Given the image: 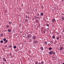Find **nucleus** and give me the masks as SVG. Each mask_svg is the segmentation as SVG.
<instances>
[{"mask_svg": "<svg viewBox=\"0 0 64 64\" xmlns=\"http://www.w3.org/2000/svg\"><path fill=\"white\" fill-rule=\"evenodd\" d=\"M37 38V36L34 35L32 36V39H35Z\"/></svg>", "mask_w": 64, "mask_h": 64, "instance_id": "f257e3e1", "label": "nucleus"}, {"mask_svg": "<svg viewBox=\"0 0 64 64\" xmlns=\"http://www.w3.org/2000/svg\"><path fill=\"white\" fill-rule=\"evenodd\" d=\"M31 34H28V35L27 38H30L31 37Z\"/></svg>", "mask_w": 64, "mask_h": 64, "instance_id": "f03ea898", "label": "nucleus"}, {"mask_svg": "<svg viewBox=\"0 0 64 64\" xmlns=\"http://www.w3.org/2000/svg\"><path fill=\"white\" fill-rule=\"evenodd\" d=\"M52 23H54V22H56V20L55 19H53L52 20Z\"/></svg>", "mask_w": 64, "mask_h": 64, "instance_id": "7ed1b4c3", "label": "nucleus"}, {"mask_svg": "<svg viewBox=\"0 0 64 64\" xmlns=\"http://www.w3.org/2000/svg\"><path fill=\"white\" fill-rule=\"evenodd\" d=\"M53 53V51H51L49 52V54L50 55H51Z\"/></svg>", "mask_w": 64, "mask_h": 64, "instance_id": "20e7f679", "label": "nucleus"}, {"mask_svg": "<svg viewBox=\"0 0 64 64\" xmlns=\"http://www.w3.org/2000/svg\"><path fill=\"white\" fill-rule=\"evenodd\" d=\"M2 59L4 61H5V62H6V59L4 58H2Z\"/></svg>", "mask_w": 64, "mask_h": 64, "instance_id": "39448f33", "label": "nucleus"}, {"mask_svg": "<svg viewBox=\"0 0 64 64\" xmlns=\"http://www.w3.org/2000/svg\"><path fill=\"white\" fill-rule=\"evenodd\" d=\"M44 15V13L43 12L41 13L40 14V15L42 16H43Z\"/></svg>", "mask_w": 64, "mask_h": 64, "instance_id": "423d86ee", "label": "nucleus"}, {"mask_svg": "<svg viewBox=\"0 0 64 64\" xmlns=\"http://www.w3.org/2000/svg\"><path fill=\"white\" fill-rule=\"evenodd\" d=\"M7 42H8V40H6L4 42V43H7Z\"/></svg>", "mask_w": 64, "mask_h": 64, "instance_id": "0eeeda50", "label": "nucleus"}, {"mask_svg": "<svg viewBox=\"0 0 64 64\" xmlns=\"http://www.w3.org/2000/svg\"><path fill=\"white\" fill-rule=\"evenodd\" d=\"M63 47H61L60 48V50L61 51L62 50H63Z\"/></svg>", "mask_w": 64, "mask_h": 64, "instance_id": "6e6552de", "label": "nucleus"}, {"mask_svg": "<svg viewBox=\"0 0 64 64\" xmlns=\"http://www.w3.org/2000/svg\"><path fill=\"white\" fill-rule=\"evenodd\" d=\"M46 26H48V27H49V26H50L48 24H46Z\"/></svg>", "mask_w": 64, "mask_h": 64, "instance_id": "1a4fd4ad", "label": "nucleus"}, {"mask_svg": "<svg viewBox=\"0 0 64 64\" xmlns=\"http://www.w3.org/2000/svg\"><path fill=\"white\" fill-rule=\"evenodd\" d=\"M1 37H2V36H3V34H0V36Z\"/></svg>", "mask_w": 64, "mask_h": 64, "instance_id": "9d476101", "label": "nucleus"}, {"mask_svg": "<svg viewBox=\"0 0 64 64\" xmlns=\"http://www.w3.org/2000/svg\"><path fill=\"white\" fill-rule=\"evenodd\" d=\"M8 46L9 47H10V48H12V45H10L9 46Z\"/></svg>", "mask_w": 64, "mask_h": 64, "instance_id": "9b49d317", "label": "nucleus"}, {"mask_svg": "<svg viewBox=\"0 0 64 64\" xmlns=\"http://www.w3.org/2000/svg\"><path fill=\"white\" fill-rule=\"evenodd\" d=\"M62 19V20H64V17L63 16H62L61 18Z\"/></svg>", "mask_w": 64, "mask_h": 64, "instance_id": "f8f14e48", "label": "nucleus"}, {"mask_svg": "<svg viewBox=\"0 0 64 64\" xmlns=\"http://www.w3.org/2000/svg\"><path fill=\"white\" fill-rule=\"evenodd\" d=\"M40 48L41 50H42V51H43V47H41Z\"/></svg>", "mask_w": 64, "mask_h": 64, "instance_id": "ddd939ff", "label": "nucleus"}, {"mask_svg": "<svg viewBox=\"0 0 64 64\" xmlns=\"http://www.w3.org/2000/svg\"><path fill=\"white\" fill-rule=\"evenodd\" d=\"M12 22H9V24L10 25H11V24H12Z\"/></svg>", "mask_w": 64, "mask_h": 64, "instance_id": "4468645a", "label": "nucleus"}, {"mask_svg": "<svg viewBox=\"0 0 64 64\" xmlns=\"http://www.w3.org/2000/svg\"><path fill=\"white\" fill-rule=\"evenodd\" d=\"M6 28H9V25H7L6 26Z\"/></svg>", "mask_w": 64, "mask_h": 64, "instance_id": "2eb2a0df", "label": "nucleus"}, {"mask_svg": "<svg viewBox=\"0 0 64 64\" xmlns=\"http://www.w3.org/2000/svg\"><path fill=\"white\" fill-rule=\"evenodd\" d=\"M6 39L5 38H4V39H3V41H6Z\"/></svg>", "mask_w": 64, "mask_h": 64, "instance_id": "dca6fc26", "label": "nucleus"}, {"mask_svg": "<svg viewBox=\"0 0 64 64\" xmlns=\"http://www.w3.org/2000/svg\"><path fill=\"white\" fill-rule=\"evenodd\" d=\"M34 43L35 44H36V43H37V42L36 41H35L34 42Z\"/></svg>", "mask_w": 64, "mask_h": 64, "instance_id": "f3484780", "label": "nucleus"}, {"mask_svg": "<svg viewBox=\"0 0 64 64\" xmlns=\"http://www.w3.org/2000/svg\"><path fill=\"white\" fill-rule=\"evenodd\" d=\"M14 49H16V48H17V46H14Z\"/></svg>", "mask_w": 64, "mask_h": 64, "instance_id": "a211bd4d", "label": "nucleus"}, {"mask_svg": "<svg viewBox=\"0 0 64 64\" xmlns=\"http://www.w3.org/2000/svg\"><path fill=\"white\" fill-rule=\"evenodd\" d=\"M8 32H11V30H10L9 29H8Z\"/></svg>", "mask_w": 64, "mask_h": 64, "instance_id": "6ab92c4d", "label": "nucleus"}, {"mask_svg": "<svg viewBox=\"0 0 64 64\" xmlns=\"http://www.w3.org/2000/svg\"><path fill=\"white\" fill-rule=\"evenodd\" d=\"M52 38L53 39H55V36H52Z\"/></svg>", "mask_w": 64, "mask_h": 64, "instance_id": "aec40b11", "label": "nucleus"}, {"mask_svg": "<svg viewBox=\"0 0 64 64\" xmlns=\"http://www.w3.org/2000/svg\"><path fill=\"white\" fill-rule=\"evenodd\" d=\"M52 48H49V50H52Z\"/></svg>", "mask_w": 64, "mask_h": 64, "instance_id": "412c9836", "label": "nucleus"}, {"mask_svg": "<svg viewBox=\"0 0 64 64\" xmlns=\"http://www.w3.org/2000/svg\"><path fill=\"white\" fill-rule=\"evenodd\" d=\"M40 64H44V62L42 61L41 62H40Z\"/></svg>", "mask_w": 64, "mask_h": 64, "instance_id": "4be33fe9", "label": "nucleus"}, {"mask_svg": "<svg viewBox=\"0 0 64 64\" xmlns=\"http://www.w3.org/2000/svg\"><path fill=\"white\" fill-rule=\"evenodd\" d=\"M25 21L26 22H28V19H26L25 20Z\"/></svg>", "mask_w": 64, "mask_h": 64, "instance_id": "5701e85b", "label": "nucleus"}, {"mask_svg": "<svg viewBox=\"0 0 64 64\" xmlns=\"http://www.w3.org/2000/svg\"><path fill=\"white\" fill-rule=\"evenodd\" d=\"M36 23H38V20H36Z\"/></svg>", "mask_w": 64, "mask_h": 64, "instance_id": "b1692460", "label": "nucleus"}, {"mask_svg": "<svg viewBox=\"0 0 64 64\" xmlns=\"http://www.w3.org/2000/svg\"><path fill=\"white\" fill-rule=\"evenodd\" d=\"M30 34H32V31H30Z\"/></svg>", "mask_w": 64, "mask_h": 64, "instance_id": "393cba45", "label": "nucleus"}, {"mask_svg": "<svg viewBox=\"0 0 64 64\" xmlns=\"http://www.w3.org/2000/svg\"><path fill=\"white\" fill-rule=\"evenodd\" d=\"M0 43H3V40H1L0 42Z\"/></svg>", "mask_w": 64, "mask_h": 64, "instance_id": "a878e982", "label": "nucleus"}, {"mask_svg": "<svg viewBox=\"0 0 64 64\" xmlns=\"http://www.w3.org/2000/svg\"><path fill=\"white\" fill-rule=\"evenodd\" d=\"M28 18V16H26V18Z\"/></svg>", "mask_w": 64, "mask_h": 64, "instance_id": "bb28decb", "label": "nucleus"}, {"mask_svg": "<svg viewBox=\"0 0 64 64\" xmlns=\"http://www.w3.org/2000/svg\"><path fill=\"white\" fill-rule=\"evenodd\" d=\"M56 39H57V40H58V39H59V38L58 37H57Z\"/></svg>", "mask_w": 64, "mask_h": 64, "instance_id": "cd10ccee", "label": "nucleus"}, {"mask_svg": "<svg viewBox=\"0 0 64 64\" xmlns=\"http://www.w3.org/2000/svg\"><path fill=\"white\" fill-rule=\"evenodd\" d=\"M36 15L37 16H39V14H36Z\"/></svg>", "mask_w": 64, "mask_h": 64, "instance_id": "c85d7f7f", "label": "nucleus"}, {"mask_svg": "<svg viewBox=\"0 0 64 64\" xmlns=\"http://www.w3.org/2000/svg\"><path fill=\"white\" fill-rule=\"evenodd\" d=\"M28 20H29V19H30V17L29 16H28Z\"/></svg>", "mask_w": 64, "mask_h": 64, "instance_id": "c756f323", "label": "nucleus"}, {"mask_svg": "<svg viewBox=\"0 0 64 64\" xmlns=\"http://www.w3.org/2000/svg\"><path fill=\"white\" fill-rule=\"evenodd\" d=\"M52 54H55V52H53V53H52Z\"/></svg>", "mask_w": 64, "mask_h": 64, "instance_id": "7c9ffc66", "label": "nucleus"}, {"mask_svg": "<svg viewBox=\"0 0 64 64\" xmlns=\"http://www.w3.org/2000/svg\"><path fill=\"white\" fill-rule=\"evenodd\" d=\"M44 43L45 44H47V42H44Z\"/></svg>", "mask_w": 64, "mask_h": 64, "instance_id": "2f4dec72", "label": "nucleus"}, {"mask_svg": "<svg viewBox=\"0 0 64 64\" xmlns=\"http://www.w3.org/2000/svg\"><path fill=\"white\" fill-rule=\"evenodd\" d=\"M35 64H38V62H35Z\"/></svg>", "mask_w": 64, "mask_h": 64, "instance_id": "473e14b6", "label": "nucleus"}, {"mask_svg": "<svg viewBox=\"0 0 64 64\" xmlns=\"http://www.w3.org/2000/svg\"><path fill=\"white\" fill-rule=\"evenodd\" d=\"M2 59V58H1V56H0V59Z\"/></svg>", "mask_w": 64, "mask_h": 64, "instance_id": "72a5a7b5", "label": "nucleus"}, {"mask_svg": "<svg viewBox=\"0 0 64 64\" xmlns=\"http://www.w3.org/2000/svg\"><path fill=\"white\" fill-rule=\"evenodd\" d=\"M36 18H38V17L36 16Z\"/></svg>", "mask_w": 64, "mask_h": 64, "instance_id": "f704fd0d", "label": "nucleus"}, {"mask_svg": "<svg viewBox=\"0 0 64 64\" xmlns=\"http://www.w3.org/2000/svg\"><path fill=\"white\" fill-rule=\"evenodd\" d=\"M38 64H40V62H39V63H38Z\"/></svg>", "mask_w": 64, "mask_h": 64, "instance_id": "c9c22d12", "label": "nucleus"}, {"mask_svg": "<svg viewBox=\"0 0 64 64\" xmlns=\"http://www.w3.org/2000/svg\"><path fill=\"white\" fill-rule=\"evenodd\" d=\"M63 32H64V30H62Z\"/></svg>", "mask_w": 64, "mask_h": 64, "instance_id": "e433bc0d", "label": "nucleus"}, {"mask_svg": "<svg viewBox=\"0 0 64 64\" xmlns=\"http://www.w3.org/2000/svg\"><path fill=\"white\" fill-rule=\"evenodd\" d=\"M10 56H11V55H12V54H10Z\"/></svg>", "mask_w": 64, "mask_h": 64, "instance_id": "4c0bfd02", "label": "nucleus"}, {"mask_svg": "<svg viewBox=\"0 0 64 64\" xmlns=\"http://www.w3.org/2000/svg\"><path fill=\"white\" fill-rule=\"evenodd\" d=\"M3 64H5V63H3Z\"/></svg>", "mask_w": 64, "mask_h": 64, "instance_id": "58836bf2", "label": "nucleus"}, {"mask_svg": "<svg viewBox=\"0 0 64 64\" xmlns=\"http://www.w3.org/2000/svg\"><path fill=\"white\" fill-rule=\"evenodd\" d=\"M62 64H64V63H62Z\"/></svg>", "mask_w": 64, "mask_h": 64, "instance_id": "ea45409f", "label": "nucleus"}, {"mask_svg": "<svg viewBox=\"0 0 64 64\" xmlns=\"http://www.w3.org/2000/svg\"><path fill=\"white\" fill-rule=\"evenodd\" d=\"M39 19H40V18H39Z\"/></svg>", "mask_w": 64, "mask_h": 64, "instance_id": "a19ab883", "label": "nucleus"}, {"mask_svg": "<svg viewBox=\"0 0 64 64\" xmlns=\"http://www.w3.org/2000/svg\"><path fill=\"white\" fill-rule=\"evenodd\" d=\"M6 47H7V46H6Z\"/></svg>", "mask_w": 64, "mask_h": 64, "instance_id": "79ce46f5", "label": "nucleus"}, {"mask_svg": "<svg viewBox=\"0 0 64 64\" xmlns=\"http://www.w3.org/2000/svg\"><path fill=\"white\" fill-rule=\"evenodd\" d=\"M21 24H20V25H21Z\"/></svg>", "mask_w": 64, "mask_h": 64, "instance_id": "37998d69", "label": "nucleus"}, {"mask_svg": "<svg viewBox=\"0 0 64 64\" xmlns=\"http://www.w3.org/2000/svg\"><path fill=\"white\" fill-rule=\"evenodd\" d=\"M27 55H28V54H27Z\"/></svg>", "mask_w": 64, "mask_h": 64, "instance_id": "c03bdc74", "label": "nucleus"}, {"mask_svg": "<svg viewBox=\"0 0 64 64\" xmlns=\"http://www.w3.org/2000/svg\"><path fill=\"white\" fill-rule=\"evenodd\" d=\"M11 49H12V48H11Z\"/></svg>", "mask_w": 64, "mask_h": 64, "instance_id": "a18cd8bd", "label": "nucleus"}]
</instances>
